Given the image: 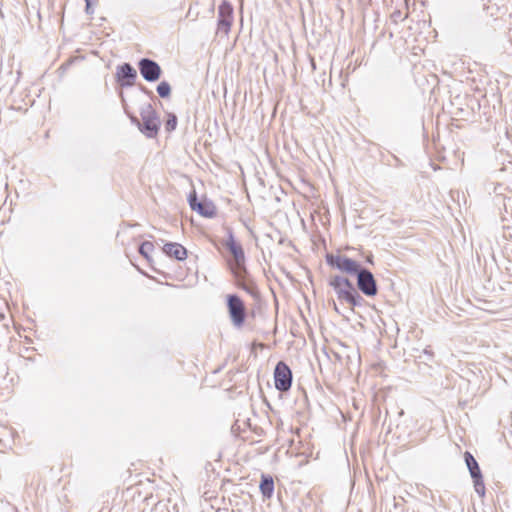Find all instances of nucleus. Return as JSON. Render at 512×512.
Wrapping results in <instances>:
<instances>
[{
    "label": "nucleus",
    "mask_w": 512,
    "mask_h": 512,
    "mask_svg": "<svg viewBox=\"0 0 512 512\" xmlns=\"http://www.w3.org/2000/svg\"><path fill=\"white\" fill-rule=\"evenodd\" d=\"M352 307L362 306L365 302L364 298L358 293L357 288L352 290V293L345 300Z\"/></svg>",
    "instance_id": "dca6fc26"
},
{
    "label": "nucleus",
    "mask_w": 512,
    "mask_h": 512,
    "mask_svg": "<svg viewBox=\"0 0 512 512\" xmlns=\"http://www.w3.org/2000/svg\"><path fill=\"white\" fill-rule=\"evenodd\" d=\"M177 126V116L173 113L168 114V119L165 123V129L168 132H171L176 129Z\"/></svg>",
    "instance_id": "6ab92c4d"
},
{
    "label": "nucleus",
    "mask_w": 512,
    "mask_h": 512,
    "mask_svg": "<svg viewBox=\"0 0 512 512\" xmlns=\"http://www.w3.org/2000/svg\"><path fill=\"white\" fill-rule=\"evenodd\" d=\"M326 263L329 266L336 268L341 272H344L346 274L353 275V276L362 267V265L359 262H357L347 256L341 255V254H332V253L327 254L326 255Z\"/></svg>",
    "instance_id": "7ed1b4c3"
},
{
    "label": "nucleus",
    "mask_w": 512,
    "mask_h": 512,
    "mask_svg": "<svg viewBox=\"0 0 512 512\" xmlns=\"http://www.w3.org/2000/svg\"><path fill=\"white\" fill-rule=\"evenodd\" d=\"M138 69L143 79L147 82L158 81L162 74L160 65L150 58L140 59L138 61Z\"/></svg>",
    "instance_id": "1a4fd4ad"
},
{
    "label": "nucleus",
    "mask_w": 512,
    "mask_h": 512,
    "mask_svg": "<svg viewBox=\"0 0 512 512\" xmlns=\"http://www.w3.org/2000/svg\"><path fill=\"white\" fill-rule=\"evenodd\" d=\"M156 90L161 98H168L171 94V86L167 81L160 82Z\"/></svg>",
    "instance_id": "f3484780"
},
{
    "label": "nucleus",
    "mask_w": 512,
    "mask_h": 512,
    "mask_svg": "<svg viewBox=\"0 0 512 512\" xmlns=\"http://www.w3.org/2000/svg\"><path fill=\"white\" fill-rule=\"evenodd\" d=\"M329 285L333 288L337 298L341 301H345L352 293V290L356 289L351 280L341 275L331 276Z\"/></svg>",
    "instance_id": "9d476101"
},
{
    "label": "nucleus",
    "mask_w": 512,
    "mask_h": 512,
    "mask_svg": "<svg viewBox=\"0 0 512 512\" xmlns=\"http://www.w3.org/2000/svg\"><path fill=\"white\" fill-rule=\"evenodd\" d=\"M259 488L263 498L270 499L274 492V480L272 476L262 474Z\"/></svg>",
    "instance_id": "2eb2a0df"
},
{
    "label": "nucleus",
    "mask_w": 512,
    "mask_h": 512,
    "mask_svg": "<svg viewBox=\"0 0 512 512\" xmlns=\"http://www.w3.org/2000/svg\"><path fill=\"white\" fill-rule=\"evenodd\" d=\"M233 22V6L227 0H223L218 7V30L228 34Z\"/></svg>",
    "instance_id": "f8f14e48"
},
{
    "label": "nucleus",
    "mask_w": 512,
    "mask_h": 512,
    "mask_svg": "<svg viewBox=\"0 0 512 512\" xmlns=\"http://www.w3.org/2000/svg\"><path fill=\"white\" fill-rule=\"evenodd\" d=\"M292 377L290 367L284 361H279L274 369L275 388L280 392L289 391L292 385Z\"/></svg>",
    "instance_id": "0eeeda50"
},
{
    "label": "nucleus",
    "mask_w": 512,
    "mask_h": 512,
    "mask_svg": "<svg viewBox=\"0 0 512 512\" xmlns=\"http://www.w3.org/2000/svg\"><path fill=\"white\" fill-rule=\"evenodd\" d=\"M188 201L191 209L199 215L207 218H212L216 215V207L213 202L207 199L199 201L195 191L190 193Z\"/></svg>",
    "instance_id": "9b49d317"
},
{
    "label": "nucleus",
    "mask_w": 512,
    "mask_h": 512,
    "mask_svg": "<svg viewBox=\"0 0 512 512\" xmlns=\"http://www.w3.org/2000/svg\"><path fill=\"white\" fill-rule=\"evenodd\" d=\"M163 252L178 261H183L187 258V250L184 246L176 242H169L164 244Z\"/></svg>",
    "instance_id": "4468645a"
},
{
    "label": "nucleus",
    "mask_w": 512,
    "mask_h": 512,
    "mask_svg": "<svg viewBox=\"0 0 512 512\" xmlns=\"http://www.w3.org/2000/svg\"><path fill=\"white\" fill-rule=\"evenodd\" d=\"M141 125L140 131L148 138H154L160 129V119L157 112L150 103L144 104L140 108Z\"/></svg>",
    "instance_id": "f257e3e1"
},
{
    "label": "nucleus",
    "mask_w": 512,
    "mask_h": 512,
    "mask_svg": "<svg viewBox=\"0 0 512 512\" xmlns=\"http://www.w3.org/2000/svg\"><path fill=\"white\" fill-rule=\"evenodd\" d=\"M93 2H85V11L88 15H92L94 13V9L92 7Z\"/></svg>",
    "instance_id": "aec40b11"
},
{
    "label": "nucleus",
    "mask_w": 512,
    "mask_h": 512,
    "mask_svg": "<svg viewBox=\"0 0 512 512\" xmlns=\"http://www.w3.org/2000/svg\"><path fill=\"white\" fill-rule=\"evenodd\" d=\"M137 71L130 63H123L117 67L116 80L121 87H131L135 84Z\"/></svg>",
    "instance_id": "ddd939ff"
},
{
    "label": "nucleus",
    "mask_w": 512,
    "mask_h": 512,
    "mask_svg": "<svg viewBox=\"0 0 512 512\" xmlns=\"http://www.w3.org/2000/svg\"><path fill=\"white\" fill-rule=\"evenodd\" d=\"M232 273L239 288L247 292L255 300L259 299L260 292L254 279L248 274L246 267L241 269H232Z\"/></svg>",
    "instance_id": "423d86ee"
},
{
    "label": "nucleus",
    "mask_w": 512,
    "mask_h": 512,
    "mask_svg": "<svg viewBox=\"0 0 512 512\" xmlns=\"http://www.w3.org/2000/svg\"><path fill=\"white\" fill-rule=\"evenodd\" d=\"M464 460L469 470L470 476L473 480L475 492L479 496L483 497L485 495V485L483 481L482 472L477 460L468 451L464 453Z\"/></svg>",
    "instance_id": "39448f33"
},
{
    "label": "nucleus",
    "mask_w": 512,
    "mask_h": 512,
    "mask_svg": "<svg viewBox=\"0 0 512 512\" xmlns=\"http://www.w3.org/2000/svg\"><path fill=\"white\" fill-rule=\"evenodd\" d=\"M85 2H94L95 0H84Z\"/></svg>",
    "instance_id": "5701e85b"
},
{
    "label": "nucleus",
    "mask_w": 512,
    "mask_h": 512,
    "mask_svg": "<svg viewBox=\"0 0 512 512\" xmlns=\"http://www.w3.org/2000/svg\"><path fill=\"white\" fill-rule=\"evenodd\" d=\"M154 249V245L152 242L150 241H144L140 247H139V253L144 257L146 258L147 260H149V253L151 251H153Z\"/></svg>",
    "instance_id": "a211bd4d"
},
{
    "label": "nucleus",
    "mask_w": 512,
    "mask_h": 512,
    "mask_svg": "<svg viewBox=\"0 0 512 512\" xmlns=\"http://www.w3.org/2000/svg\"><path fill=\"white\" fill-rule=\"evenodd\" d=\"M227 234L228 237L223 245L229 250L235 262L231 270L245 268V254L241 244L236 242L231 229L227 230Z\"/></svg>",
    "instance_id": "6e6552de"
},
{
    "label": "nucleus",
    "mask_w": 512,
    "mask_h": 512,
    "mask_svg": "<svg viewBox=\"0 0 512 512\" xmlns=\"http://www.w3.org/2000/svg\"><path fill=\"white\" fill-rule=\"evenodd\" d=\"M367 261H368V262H370V263H372V257H368V258H367Z\"/></svg>",
    "instance_id": "4be33fe9"
},
{
    "label": "nucleus",
    "mask_w": 512,
    "mask_h": 512,
    "mask_svg": "<svg viewBox=\"0 0 512 512\" xmlns=\"http://www.w3.org/2000/svg\"><path fill=\"white\" fill-rule=\"evenodd\" d=\"M357 278V289L367 297H373L378 293L377 282L370 270L361 267L354 275Z\"/></svg>",
    "instance_id": "20e7f679"
},
{
    "label": "nucleus",
    "mask_w": 512,
    "mask_h": 512,
    "mask_svg": "<svg viewBox=\"0 0 512 512\" xmlns=\"http://www.w3.org/2000/svg\"><path fill=\"white\" fill-rule=\"evenodd\" d=\"M227 309L232 324L237 328L242 327L247 315L243 300L237 294L227 295Z\"/></svg>",
    "instance_id": "f03ea898"
},
{
    "label": "nucleus",
    "mask_w": 512,
    "mask_h": 512,
    "mask_svg": "<svg viewBox=\"0 0 512 512\" xmlns=\"http://www.w3.org/2000/svg\"><path fill=\"white\" fill-rule=\"evenodd\" d=\"M130 120L133 124H135L139 129H140V125H141V121L134 115H130Z\"/></svg>",
    "instance_id": "412c9836"
}]
</instances>
